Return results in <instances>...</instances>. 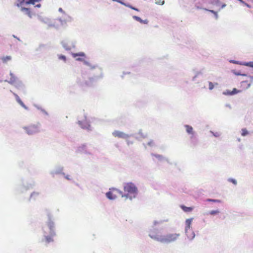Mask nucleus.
Here are the masks:
<instances>
[{"mask_svg":"<svg viewBox=\"0 0 253 253\" xmlns=\"http://www.w3.org/2000/svg\"><path fill=\"white\" fill-rule=\"evenodd\" d=\"M210 11L211 12V13H213L214 14L216 12L212 10H210Z\"/></svg>","mask_w":253,"mask_h":253,"instance_id":"57","label":"nucleus"},{"mask_svg":"<svg viewBox=\"0 0 253 253\" xmlns=\"http://www.w3.org/2000/svg\"><path fill=\"white\" fill-rule=\"evenodd\" d=\"M220 213L218 210H212L209 212V214L211 215H218Z\"/></svg>","mask_w":253,"mask_h":253,"instance_id":"31","label":"nucleus"},{"mask_svg":"<svg viewBox=\"0 0 253 253\" xmlns=\"http://www.w3.org/2000/svg\"><path fill=\"white\" fill-rule=\"evenodd\" d=\"M64 177V178L68 180H71L72 179L71 176L69 174H66L65 173V175H63Z\"/></svg>","mask_w":253,"mask_h":253,"instance_id":"42","label":"nucleus"},{"mask_svg":"<svg viewBox=\"0 0 253 253\" xmlns=\"http://www.w3.org/2000/svg\"><path fill=\"white\" fill-rule=\"evenodd\" d=\"M232 73H233L235 75L237 76H241V73L239 72H236L235 70H233Z\"/></svg>","mask_w":253,"mask_h":253,"instance_id":"44","label":"nucleus"},{"mask_svg":"<svg viewBox=\"0 0 253 253\" xmlns=\"http://www.w3.org/2000/svg\"><path fill=\"white\" fill-rule=\"evenodd\" d=\"M189 138L191 143L193 145H196L197 142V134L195 131L193 132V134H189Z\"/></svg>","mask_w":253,"mask_h":253,"instance_id":"18","label":"nucleus"},{"mask_svg":"<svg viewBox=\"0 0 253 253\" xmlns=\"http://www.w3.org/2000/svg\"><path fill=\"white\" fill-rule=\"evenodd\" d=\"M105 195L106 198L110 200H115L117 198L116 195L113 193V192L111 191V189L105 194Z\"/></svg>","mask_w":253,"mask_h":253,"instance_id":"16","label":"nucleus"},{"mask_svg":"<svg viewBox=\"0 0 253 253\" xmlns=\"http://www.w3.org/2000/svg\"><path fill=\"white\" fill-rule=\"evenodd\" d=\"M12 85L19 90H23L24 88V85L23 83L19 80L14 83Z\"/></svg>","mask_w":253,"mask_h":253,"instance_id":"20","label":"nucleus"},{"mask_svg":"<svg viewBox=\"0 0 253 253\" xmlns=\"http://www.w3.org/2000/svg\"><path fill=\"white\" fill-rule=\"evenodd\" d=\"M214 88V84L211 82H209V88L210 90H212Z\"/></svg>","mask_w":253,"mask_h":253,"instance_id":"40","label":"nucleus"},{"mask_svg":"<svg viewBox=\"0 0 253 253\" xmlns=\"http://www.w3.org/2000/svg\"><path fill=\"white\" fill-rule=\"evenodd\" d=\"M126 140L127 144L128 145H129V144H132V142H131V141L128 140L127 139H126Z\"/></svg>","mask_w":253,"mask_h":253,"instance_id":"50","label":"nucleus"},{"mask_svg":"<svg viewBox=\"0 0 253 253\" xmlns=\"http://www.w3.org/2000/svg\"><path fill=\"white\" fill-rule=\"evenodd\" d=\"M184 128H185V130L186 133L189 135V134H193V132L195 131L193 129V128L192 126L188 125H185L184 126Z\"/></svg>","mask_w":253,"mask_h":253,"instance_id":"21","label":"nucleus"},{"mask_svg":"<svg viewBox=\"0 0 253 253\" xmlns=\"http://www.w3.org/2000/svg\"><path fill=\"white\" fill-rule=\"evenodd\" d=\"M185 221H186V222L191 221V219H187Z\"/></svg>","mask_w":253,"mask_h":253,"instance_id":"60","label":"nucleus"},{"mask_svg":"<svg viewBox=\"0 0 253 253\" xmlns=\"http://www.w3.org/2000/svg\"><path fill=\"white\" fill-rule=\"evenodd\" d=\"M129 72H128V73H125V72H124L123 73V75H124L125 74H129Z\"/></svg>","mask_w":253,"mask_h":253,"instance_id":"63","label":"nucleus"},{"mask_svg":"<svg viewBox=\"0 0 253 253\" xmlns=\"http://www.w3.org/2000/svg\"><path fill=\"white\" fill-rule=\"evenodd\" d=\"M64 168L62 166L58 165L55 167L54 169L50 171V174L54 177L56 175L61 174L65 175L63 172Z\"/></svg>","mask_w":253,"mask_h":253,"instance_id":"10","label":"nucleus"},{"mask_svg":"<svg viewBox=\"0 0 253 253\" xmlns=\"http://www.w3.org/2000/svg\"><path fill=\"white\" fill-rule=\"evenodd\" d=\"M248 134V131L246 129H242V136H246Z\"/></svg>","mask_w":253,"mask_h":253,"instance_id":"39","label":"nucleus"},{"mask_svg":"<svg viewBox=\"0 0 253 253\" xmlns=\"http://www.w3.org/2000/svg\"><path fill=\"white\" fill-rule=\"evenodd\" d=\"M229 61V62H230L231 63L241 65H243V62H240V61H236V60H230Z\"/></svg>","mask_w":253,"mask_h":253,"instance_id":"37","label":"nucleus"},{"mask_svg":"<svg viewBox=\"0 0 253 253\" xmlns=\"http://www.w3.org/2000/svg\"><path fill=\"white\" fill-rule=\"evenodd\" d=\"M112 135L115 137L127 139L132 136V134H127L120 130H115L112 132Z\"/></svg>","mask_w":253,"mask_h":253,"instance_id":"11","label":"nucleus"},{"mask_svg":"<svg viewBox=\"0 0 253 253\" xmlns=\"http://www.w3.org/2000/svg\"><path fill=\"white\" fill-rule=\"evenodd\" d=\"M180 208L185 212H191L194 209L193 207H187L184 205H181Z\"/></svg>","mask_w":253,"mask_h":253,"instance_id":"24","label":"nucleus"},{"mask_svg":"<svg viewBox=\"0 0 253 253\" xmlns=\"http://www.w3.org/2000/svg\"><path fill=\"white\" fill-rule=\"evenodd\" d=\"M40 195V193L38 191H35L32 192L30 195L29 201H31L33 200H36Z\"/></svg>","mask_w":253,"mask_h":253,"instance_id":"19","label":"nucleus"},{"mask_svg":"<svg viewBox=\"0 0 253 253\" xmlns=\"http://www.w3.org/2000/svg\"><path fill=\"white\" fill-rule=\"evenodd\" d=\"M227 181L229 182H231L233 183L235 186H236L237 185V180L233 178H229L227 179Z\"/></svg>","mask_w":253,"mask_h":253,"instance_id":"30","label":"nucleus"},{"mask_svg":"<svg viewBox=\"0 0 253 253\" xmlns=\"http://www.w3.org/2000/svg\"><path fill=\"white\" fill-rule=\"evenodd\" d=\"M53 241L52 237L50 236H45V240H44L43 242H45V245H46L48 243H50Z\"/></svg>","mask_w":253,"mask_h":253,"instance_id":"26","label":"nucleus"},{"mask_svg":"<svg viewBox=\"0 0 253 253\" xmlns=\"http://www.w3.org/2000/svg\"><path fill=\"white\" fill-rule=\"evenodd\" d=\"M144 145L146 148H147L148 146L153 147L155 146V143L153 140H150L147 143V145H145L144 144Z\"/></svg>","mask_w":253,"mask_h":253,"instance_id":"29","label":"nucleus"},{"mask_svg":"<svg viewBox=\"0 0 253 253\" xmlns=\"http://www.w3.org/2000/svg\"><path fill=\"white\" fill-rule=\"evenodd\" d=\"M58 11L62 13V14L63 13V12H65L62 8H59L58 9Z\"/></svg>","mask_w":253,"mask_h":253,"instance_id":"48","label":"nucleus"},{"mask_svg":"<svg viewBox=\"0 0 253 253\" xmlns=\"http://www.w3.org/2000/svg\"><path fill=\"white\" fill-rule=\"evenodd\" d=\"M151 155L153 157H155L159 162L166 161L168 163H169V160L161 155L152 153Z\"/></svg>","mask_w":253,"mask_h":253,"instance_id":"17","label":"nucleus"},{"mask_svg":"<svg viewBox=\"0 0 253 253\" xmlns=\"http://www.w3.org/2000/svg\"><path fill=\"white\" fill-rule=\"evenodd\" d=\"M242 65L253 68V62L250 61L248 62H243Z\"/></svg>","mask_w":253,"mask_h":253,"instance_id":"33","label":"nucleus"},{"mask_svg":"<svg viewBox=\"0 0 253 253\" xmlns=\"http://www.w3.org/2000/svg\"><path fill=\"white\" fill-rule=\"evenodd\" d=\"M77 42L75 40L70 38H66L60 42L63 48L66 51L71 50L76 47Z\"/></svg>","mask_w":253,"mask_h":253,"instance_id":"5","label":"nucleus"},{"mask_svg":"<svg viewBox=\"0 0 253 253\" xmlns=\"http://www.w3.org/2000/svg\"><path fill=\"white\" fill-rule=\"evenodd\" d=\"M117 2H119V3H121V4H123V5L125 6L126 3L123 2V1H122L121 0H118V1H117Z\"/></svg>","mask_w":253,"mask_h":253,"instance_id":"46","label":"nucleus"},{"mask_svg":"<svg viewBox=\"0 0 253 253\" xmlns=\"http://www.w3.org/2000/svg\"><path fill=\"white\" fill-rule=\"evenodd\" d=\"M132 18L133 19L135 20L136 21L144 24H147L148 23V20L147 19L145 20H142L141 19L140 17L137 16H133Z\"/></svg>","mask_w":253,"mask_h":253,"instance_id":"23","label":"nucleus"},{"mask_svg":"<svg viewBox=\"0 0 253 253\" xmlns=\"http://www.w3.org/2000/svg\"><path fill=\"white\" fill-rule=\"evenodd\" d=\"M251 84H248V86H247V88H249V87L251 86Z\"/></svg>","mask_w":253,"mask_h":253,"instance_id":"62","label":"nucleus"},{"mask_svg":"<svg viewBox=\"0 0 253 253\" xmlns=\"http://www.w3.org/2000/svg\"><path fill=\"white\" fill-rule=\"evenodd\" d=\"M41 6V4H38L36 5V6H35L36 7H38V8H40Z\"/></svg>","mask_w":253,"mask_h":253,"instance_id":"55","label":"nucleus"},{"mask_svg":"<svg viewBox=\"0 0 253 253\" xmlns=\"http://www.w3.org/2000/svg\"><path fill=\"white\" fill-rule=\"evenodd\" d=\"M57 56L58 59L59 60L62 61L65 63L67 62V58L66 56L61 54H58L57 55Z\"/></svg>","mask_w":253,"mask_h":253,"instance_id":"25","label":"nucleus"},{"mask_svg":"<svg viewBox=\"0 0 253 253\" xmlns=\"http://www.w3.org/2000/svg\"><path fill=\"white\" fill-rule=\"evenodd\" d=\"M249 77L253 81V76H249Z\"/></svg>","mask_w":253,"mask_h":253,"instance_id":"59","label":"nucleus"},{"mask_svg":"<svg viewBox=\"0 0 253 253\" xmlns=\"http://www.w3.org/2000/svg\"><path fill=\"white\" fill-rule=\"evenodd\" d=\"M207 202H213V203H220L221 201L217 199H207L206 200Z\"/></svg>","mask_w":253,"mask_h":253,"instance_id":"35","label":"nucleus"},{"mask_svg":"<svg viewBox=\"0 0 253 253\" xmlns=\"http://www.w3.org/2000/svg\"><path fill=\"white\" fill-rule=\"evenodd\" d=\"M241 76H247L248 75L246 74H242L241 73Z\"/></svg>","mask_w":253,"mask_h":253,"instance_id":"61","label":"nucleus"},{"mask_svg":"<svg viewBox=\"0 0 253 253\" xmlns=\"http://www.w3.org/2000/svg\"><path fill=\"white\" fill-rule=\"evenodd\" d=\"M21 10L25 13V14L28 15L30 13V9L25 7H21Z\"/></svg>","mask_w":253,"mask_h":253,"instance_id":"28","label":"nucleus"},{"mask_svg":"<svg viewBox=\"0 0 253 253\" xmlns=\"http://www.w3.org/2000/svg\"><path fill=\"white\" fill-rule=\"evenodd\" d=\"M71 55L73 58L76 59V60L82 62L84 60V58L86 56L84 52L72 53Z\"/></svg>","mask_w":253,"mask_h":253,"instance_id":"13","label":"nucleus"},{"mask_svg":"<svg viewBox=\"0 0 253 253\" xmlns=\"http://www.w3.org/2000/svg\"><path fill=\"white\" fill-rule=\"evenodd\" d=\"M9 75L10 76V79L9 80H5L4 81L5 82H7L8 84H13L15 83L16 81H17L19 79L14 75L13 73L11 72H10Z\"/></svg>","mask_w":253,"mask_h":253,"instance_id":"15","label":"nucleus"},{"mask_svg":"<svg viewBox=\"0 0 253 253\" xmlns=\"http://www.w3.org/2000/svg\"><path fill=\"white\" fill-rule=\"evenodd\" d=\"M190 222H187V227H186V229H185V231H186V234H187V237H188L190 239H192L194 236H195L194 235V233L193 232L191 229H190Z\"/></svg>","mask_w":253,"mask_h":253,"instance_id":"14","label":"nucleus"},{"mask_svg":"<svg viewBox=\"0 0 253 253\" xmlns=\"http://www.w3.org/2000/svg\"><path fill=\"white\" fill-rule=\"evenodd\" d=\"M13 37L14 38H16H16H17V37H16V36H15V35H13Z\"/></svg>","mask_w":253,"mask_h":253,"instance_id":"64","label":"nucleus"},{"mask_svg":"<svg viewBox=\"0 0 253 253\" xmlns=\"http://www.w3.org/2000/svg\"><path fill=\"white\" fill-rule=\"evenodd\" d=\"M35 107L39 110H41V109H42L41 107L39 106H38V105H35Z\"/></svg>","mask_w":253,"mask_h":253,"instance_id":"51","label":"nucleus"},{"mask_svg":"<svg viewBox=\"0 0 253 253\" xmlns=\"http://www.w3.org/2000/svg\"><path fill=\"white\" fill-rule=\"evenodd\" d=\"M19 104L26 110H28V107L23 103V102L20 103Z\"/></svg>","mask_w":253,"mask_h":253,"instance_id":"43","label":"nucleus"},{"mask_svg":"<svg viewBox=\"0 0 253 253\" xmlns=\"http://www.w3.org/2000/svg\"><path fill=\"white\" fill-rule=\"evenodd\" d=\"M244 4H245V5H246L248 7H249V8H250V7H251V6H250L249 4H248V3H245V2H244Z\"/></svg>","mask_w":253,"mask_h":253,"instance_id":"56","label":"nucleus"},{"mask_svg":"<svg viewBox=\"0 0 253 253\" xmlns=\"http://www.w3.org/2000/svg\"><path fill=\"white\" fill-rule=\"evenodd\" d=\"M29 18H32L33 17V14L30 12L29 14L28 15Z\"/></svg>","mask_w":253,"mask_h":253,"instance_id":"52","label":"nucleus"},{"mask_svg":"<svg viewBox=\"0 0 253 253\" xmlns=\"http://www.w3.org/2000/svg\"><path fill=\"white\" fill-rule=\"evenodd\" d=\"M37 18L38 20L42 23L46 24L49 27H55V20L51 18L43 16L41 15H38Z\"/></svg>","mask_w":253,"mask_h":253,"instance_id":"6","label":"nucleus"},{"mask_svg":"<svg viewBox=\"0 0 253 253\" xmlns=\"http://www.w3.org/2000/svg\"><path fill=\"white\" fill-rule=\"evenodd\" d=\"M241 92V90H238L237 89L234 88H233V89L232 91H231V95H235V94H236L238 93Z\"/></svg>","mask_w":253,"mask_h":253,"instance_id":"36","label":"nucleus"},{"mask_svg":"<svg viewBox=\"0 0 253 253\" xmlns=\"http://www.w3.org/2000/svg\"><path fill=\"white\" fill-rule=\"evenodd\" d=\"M225 106H226V107H228V108H229L230 109H231V105H230V104H226L225 105Z\"/></svg>","mask_w":253,"mask_h":253,"instance_id":"53","label":"nucleus"},{"mask_svg":"<svg viewBox=\"0 0 253 253\" xmlns=\"http://www.w3.org/2000/svg\"><path fill=\"white\" fill-rule=\"evenodd\" d=\"M131 8V9H133V10H135V11H139V10L138 8H135V7H134L132 6H131V8Z\"/></svg>","mask_w":253,"mask_h":253,"instance_id":"47","label":"nucleus"},{"mask_svg":"<svg viewBox=\"0 0 253 253\" xmlns=\"http://www.w3.org/2000/svg\"><path fill=\"white\" fill-rule=\"evenodd\" d=\"M226 6V4H223L222 5H221V8L222 9V8H224V7H225Z\"/></svg>","mask_w":253,"mask_h":253,"instance_id":"54","label":"nucleus"},{"mask_svg":"<svg viewBox=\"0 0 253 253\" xmlns=\"http://www.w3.org/2000/svg\"><path fill=\"white\" fill-rule=\"evenodd\" d=\"M210 133H211L215 137H216V138L219 137L221 135V133L220 132H218V131L214 132L211 130Z\"/></svg>","mask_w":253,"mask_h":253,"instance_id":"27","label":"nucleus"},{"mask_svg":"<svg viewBox=\"0 0 253 253\" xmlns=\"http://www.w3.org/2000/svg\"><path fill=\"white\" fill-rule=\"evenodd\" d=\"M61 24L63 25L67 22L72 21V18L65 12H63L62 16L58 18Z\"/></svg>","mask_w":253,"mask_h":253,"instance_id":"12","label":"nucleus"},{"mask_svg":"<svg viewBox=\"0 0 253 253\" xmlns=\"http://www.w3.org/2000/svg\"><path fill=\"white\" fill-rule=\"evenodd\" d=\"M155 3L157 4L162 5L165 3V0H156Z\"/></svg>","mask_w":253,"mask_h":253,"instance_id":"38","label":"nucleus"},{"mask_svg":"<svg viewBox=\"0 0 253 253\" xmlns=\"http://www.w3.org/2000/svg\"><path fill=\"white\" fill-rule=\"evenodd\" d=\"M22 128L29 135H32L38 133L41 130V125L39 123L32 124L27 126H24Z\"/></svg>","mask_w":253,"mask_h":253,"instance_id":"4","label":"nucleus"},{"mask_svg":"<svg viewBox=\"0 0 253 253\" xmlns=\"http://www.w3.org/2000/svg\"><path fill=\"white\" fill-rule=\"evenodd\" d=\"M125 6L130 8L132 5L128 3H126Z\"/></svg>","mask_w":253,"mask_h":253,"instance_id":"49","label":"nucleus"},{"mask_svg":"<svg viewBox=\"0 0 253 253\" xmlns=\"http://www.w3.org/2000/svg\"><path fill=\"white\" fill-rule=\"evenodd\" d=\"M202 73L201 72H197L196 73L195 76L192 78V81L195 82L196 81L197 78L199 77V75H201Z\"/></svg>","mask_w":253,"mask_h":253,"instance_id":"34","label":"nucleus"},{"mask_svg":"<svg viewBox=\"0 0 253 253\" xmlns=\"http://www.w3.org/2000/svg\"><path fill=\"white\" fill-rule=\"evenodd\" d=\"M36 186V182L34 180L28 181L26 184L19 183L15 187V191L17 194L23 193L27 191L33 189Z\"/></svg>","mask_w":253,"mask_h":253,"instance_id":"3","label":"nucleus"},{"mask_svg":"<svg viewBox=\"0 0 253 253\" xmlns=\"http://www.w3.org/2000/svg\"><path fill=\"white\" fill-rule=\"evenodd\" d=\"M78 124L83 129H85L88 131L92 130V127L89 124V121L88 120L87 117L84 116V118L82 121H78Z\"/></svg>","mask_w":253,"mask_h":253,"instance_id":"9","label":"nucleus"},{"mask_svg":"<svg viewBox=\"0 0 253 253\" xmlns=\"http://www.w3.org/2000/svg\"><path fill=\"white\" fill-rule=\"evenodd\" d=\"M223 94L225 95H231V92L230 90H226L223 92Z\"/></svg>","mask_w":253,"mask_h":253,"instance_id":"41","label":"nucleus"},{"mask_svg":"<svg viewBox=\"0 0 253 253\" xmlns=\"http://www.w3.org/2000/svg\"><path fill=\"white\" fill-rule=\"evenodd\" d=\"M77 151L79 153L84 154L86 155H92L91 146L90 145L84 144H81L77 148Z\"/></svg>","mask_w":253,"mask_h":253,"instance_id":"7","label":"nucleus"},{"mask_svg":"<svg viewBox=\"0 0 253 253\" xmlns=\"http://www.w3.org/2000/svg\"><path fill=\"white\" fill-rule=\"evenodd\" d=\"M84 65L87 66L90 69H95L98 74L93 77L86 78L85 75L82 74L81 77H79L77 79V83L83 87L91 86L94 83L96 82L98 80L102 79L103 77L102 69L96 65H92L88 61L84 60L83 61Z\"/></svg>","mask_w":253,"mask_h":253,"instance_id":"1","label":"nucleus"},{"mask_svg":"<svg viewBox=\"0 0 253 253\" xmlns=\"http://www.w3.org/2000/svg\"><path fill=\"white\" fill-rule=\"evenodd\" d=\"M10 91L13 93V94L14 95V96L15 97L16 100L19 104L20 103H21V102H22V100L20 99V98H19V97L18 96V95L17 94L13 92L11 90H10Z\"/></svg>","mask_w":253,"mask_h":253,"instance_id":"32","label":"nucleus"},{"mask_svg":"<svg viewBox=\"0 0 253 253\" xmlns=\"http://www.w3.org/2000/svg\"><path fill=\"white\" fill-rule=\"evenodd\" d=\"M12 58L11 56L6 55L1 57V60L3 64H7L8 62L11 61Z\"/></svg>","mask_w":253,"mask_h":253,"instance_id":"22","label":"nucleus"},{"mask_svg":"<svg viewBox=\"0 0 253 253\" xmlns=\"http://www.w3.org/2000/svg\"><path fill=\"white\" fill-rule=\"evenodd\" d=\"M179 234H169L166 237L158 239L160 242L169 243L172 242L178 238Z\"/></svg>","mask_w":253,"mask_h":253,"instance_id":"8","label":"nucleus"},{"mask_svg":"<svg viewBox=\"0 0 253 253\" xmlns=\"http://www.w3.org/2000/svg\"><path fill=\"white\" fill-rule=\"evenodd\" d=\"M41 112L42 113H43L44 115H46V116H47L48 114L47 113V112L44 109H41Z\"/></svg>","mask_w":253,"mask_h":253,"instance_id":"45","label":"nucleus"},{"mask_svg":"<svg viewBox=\"0 0 253 253\" xmlns=\"http://www.w3.org/2000/svg\"><path fill=\"white\" fill-rule=\"evenodd\" d=\"M214 15H215V16L216 19H217V18H218V14H217V12H216V13L214 14Z\"/></svg>","mask_w":253,"mask_h":253,"instance_id":"58","label":"nucleus"},{"mask_svg":"<svg viewBox=\"0 0 253 253\" xmlns=\"http://www.w3.org/2000/svg\"><path fill=\"white\" fill-rule=\"evenodd\" d=\"M123 187L124 192L116 188H113L112 190L118 193L122 198H125L126 200L129 199L130 201H132L137 197L138 194V189L134 183L131 182L125 183L123 185Z\"/></svg>","mask_w":253,"mask_h":253,"instance_id":"2","label":"nucleus"}]
</instances>
